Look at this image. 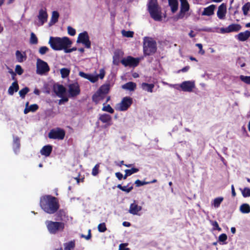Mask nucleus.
<instances>
[{
  "mask_svg": "<svg viewBox=\"0 0 250 250\" xmlns=\"http://www.w3.org/2000/svg\"><path fill=\"white\" fill-rule=\"evenodd\" d=\"M168 4L171 8V12L174 13L178 8V2L177 0H168Z\"/></svg>",
  "mask_w": 250,
  "mask_h": 250,
  "instance_id": "cd10ccee",
  "label": "nucleus"
},
{
  "mask_svg": "<svg viewBox=\"0 0 250 250\" xmlns=\"http://www.w3.org/2000/svg\"><path fill=\"white\" fill-rule=\"evenodd\" d=\"M49 51V48L46 46H42L40 48L39 52L40 54L44 55Z\"/></svg>",
  "mask_w": 250,
  "mask_h": 250,
  "instance_id": "3c124183",
  "label": "nucleus"
},
{
  "mask_svg": "<svg viewBox=\"0 0 250 250\" xmlns=\"http://www.w3.org/2000/svg\"><path fill=\"white\" fill-rule=\"evenodd\" d=\"M29 91V88L27 87H25L21 89L19 94H27Z\"/></svg>",
  "mask_w": 250,
  "mask_h": 250,
  "instance_id": "bf43d9fd",
  "label": "nucleus"
},
{
  "mask_svg": "<svg viewBox=\"0 0 250 250\" xmlns=\"http://www.w3.org/2000/svg\"><path fill=\"white\" fill-rule=\"evenodd\" d=\"M133 104V100L130 97L123 98L121 102L116 104V109L120 111H126Z\"/></svg>",
  "mask_w": 250,
  "mask_h": 250,
  "instance_id": "423d86ee",
  "label": "nucleus"
},
{
  "mask_svg": "<svg viewBox=\"0 0 250 250\" xmlns=\"http://www.w3.org/2000/svg\"><path fill=\"white\" fill-rule=\"evenodd\" d=\"M65 135V132L63 129L57 127L50 130L48 136L49 139L62 140L64 139Z\"/></svg>",
  "mask_w": 250,
  "mask_h": 250,
  "instance_id": "6e6552de",
  "label": "nucleus"
},
{
  "mask_svg": "<svg viewBox=\"0 0 250 250\" xmlns=\"http://www.w3.org/2000/svg\"><path fill=\"white\" fill-rule=\"evenodd\" d=\"M139 171L138 168L133 167L130 169H125V173H127L129 176L133 173H136Z\"/></svg>",
  "mask_w": 250,
  "mask_h": 250,
  "instance_id": "09e8293b",
  "label": "nucleus"
},
{
  "mask_svg": "<svg viewBox=\"0 0 250 250\" xmlns=\"http://www.w3.org/2000/svg\"><path fill=\"white\" fill-rule=\"evenodd\" d=\"M68 94H80V85L77 82H70L68 85Z\"/></svg>",
  "mask_w": 250,
  "mask_h": 250,
  "instance_id": "ddd939ff",
  "label": "nucleus"
},
{
  "mask_svg": "<svg viewBox=\"0 0 250 250\" xmlns=\"http://www.w3.org/2000/svg\"><path fill=\"white\" fill-rule=\"evenodd\" d=\"M105 98V95H93L92 100L96 104L100 103Z\"/></svg>",
  "mask_w": 250,
  "mask_h": 250,
  "instance_id": "c9c22d12",
  "label": "nucleus"
},
{
  "mask_svg": "<svg viewBox=\"0 0 250 250\" xmlns=\"http://www.w3.org/2000/svg\"><path fill=\"white\" fill-rule=\"evenodd\" d=\"M250 37V31L247 30L241 32L237 35V38L240 41H245Z\"/></svg>",
  "mask_w": 250,
  "mask_h": 250,
  "instance_id": "a878e982",
  "label": "nucleus"
},
{
  "mask_svg": "<svg viewBox=\"0 0 250 250\" xmlns=\"http://www.w3.org/2000/svg\"><path fill=\"white\" fill-rule=\"evenodd\" d=\"M79 75L84 78L92 83H95L98 80V76H95L94 75L91 74H86L83 72L80 71L79 72Z\"/></svg>",
  "mask_w": 250,
  "mask_h": 250,
  "instance_id": "2eb2a0df",
  "label": "nucleus"
},
{
  "mask_svg": "<svg viewBox=\"0 0 250 250\" xmlns=\"http://www.w3.org/2000/svg\"><path fill=\"white\" fill-rule=\"evenodd\" d=\"M147 9L150 17L154 21H162L161 8L159 6L157 0H150L147 4Z\"/></svg>",
  "mask_w": 250,
  "mask_h": 250,
  "instance_id": "7ed1b4c3",
  "label": "nucleus"
},
{
  "mask_svg": "<svg viewBox=\"0 0 250 250\" xmlns=\"http://www.w3.org/2000/svg\"><path fill=\"white\" fill-rule=\"evenodd\" d=\"M28 102H27L26 104V107L24 110V114H27L28 112L30 111L29 110V107L28 106Z\"/></svg>",
  "mask_w": 250,
  "mask_h": 250,
  "instance_id": "338daca9",
  "label": "nucleus"
},
{
  "mask_svg": "<svg viewBox=\"0 0 250 250\" xmlns=\"http://www.w3.org/2000/svg\"><path fill=\"white\" fill-rule=\"evenodd\" d=\"M68 34L72 36H74L76 34V30L74 28H72L70 26L67 27Z\"/></svg>",
  "mask_w": 250,
  "mask_h": 250,
  "instance_id": "603ef678",
  "label": "nucleus"
},
{
  "mask_svg": "<svg viewBox=\"0 0 250 250\" xmlns=\"http://www.w3.org/2000/svg\"><path fill=\"white\" fill-rule=\"evenodd\" d=\"M123 53L120 50L115 51L113 57V63L115 65H118L120 62V58Z\"/></svg>",
  "mask_w": 250,
  "mask_h": 250,
  "instance_id": "c85d7f7f",
  "label": "nucleus"
},
{
  "mask_svg": "<svg viewBox=\"0 0 250 250\" xmlns=\"http://www.w3.org/2000/svg\"><path fill=\"white\" fill-rule=\"evenodd\" d=\"M128 245L127 243H122L119 245V250H130L128 248H125Z\"/></svg>",
  "mask_w": 250,
  "mask_h": 250,
  "instance_id": "13d9d810",
  "label": "nucleus"
},
{
  "mask_svg": "<svg viewBox=\"0 0 250 250\" xmlns=\"http://www.w3.org/2000/svg\"><path fill=\"white\" fill-rule=\"evenodd\" d=\"M47 17L48 15L45 10H44L42 9L40 10L38 18L40 22H41V25H42L45 22L47 21Z\"/></svg>",
  "mask_w": 250,
  "mask_h": 250,
  "instance_id": "f3484780",
  "label": "nucleus"
},
{
  "mask_svg": "<svg viewBox=\"0 0 250 250\" xmlns=\"http://www.w3.org/2000/svg\"><path fill=\"white\" fill-rule=\"evenodd\" d=\"M59 17V14L56 11H54L52 12L51 19L50 21V23H52L54 24L58 21V18Z\"/></svg>",
  "mask_w": 250,
  "mask_h": 250,
  "instance_id": "4c0bfd02",
  "label": "nucleus"
},
{
  "mask_svg": "<svg viewBox=\"0 0 250 250\" xmlns=\"http://www.w3.org/2000/svg\"><path fill=\"white\" fill-rule=\"evenodd\" d=\"M50 71V68L47 63L40 59H37V73L43 75Z\"/></svg>",
  "mask_w": 250,
  "mask_h": 250,
  "instance_id": "1a4fd4ad",
  "label": "nucleus"
},
{
  "mask_svg": "<svg viewBox=\"0 0 250 250\" xmlns=\"http://www.w3.org/2000/svg\"><path fill=\"white\" fill-rule=\"evenodd\" d=\"M52 151V146L48 145L43 146L40 151V153L42 155L48 157L51 153Z\"/></svg>",
  "mask_w": 250,
  "mask_h": 250,
  "instance_id": "aec40b11",
  "label": "nucleus"
},
{
  "mask_svg": "<svg viewBox=\"0 0 250 250\" xmlns=\"http://www.w3.org/2000/svg\"><path fill=\"white\" fill-rule=\"evenodd\" d=\"M221 32L222 33H229L234 31V23L229 25L228 27L226 28H221Z\"/></svg>",
  "mask_w": 250,
  "mask_h": 250,
  "instance_id": "e433bc0d",
  "label": "nucleus"
},
{
  "mask_svg": "<svg viewBox=\"0 0 250 250\" xmlns=\"http://www.w3.org/2000/svg\"><path fill=\"white\" fill-rule=\"evenodd\" d=\"M157 50L156 42L152 39H146L144 41L143 52L145 56L154 54Z\"/></svg>",
  "mask_w": 250,
  "mask_h": 250,
  "instance_id": "39448f33",
  "label": "nucleus"
},
{
  "mask_svg": "<svg viewBox=\"0 0 250 250\" xmlns=\"http://www.w3.org/2000/svg\"><path fill=\"white\" fill-rule=\"evenodd\" d=\"M40 205L45 212L50 214L56 213L60 208L58 199L50 195L42 196L40 198Z\"/></svg>",
  "mask_w": 250,
  "mask_h": 250,
  "instance_id": "f257e3e1",
  "label": "nucleus"
},
{
  "mask_svg": "<svg viewBox=\"0 0 250 250\" xmlns=\"http://www.w3.org/2000/svg\"><path fill=\"white\" fill-rule=\"evenodd\" d=\"M135 184L136 186V187H140L142 186V181H140V180L138 179L135 181Z\"/></svg>",
  "mask_w": 250,
  "mask_h": 250,
  "instance_id": "774afa93",
  "label": "nucleus"
},
{
  "mask_svg": "<svg viewBox=\"0 0 250 250\" xmlns=\"http://www.w3.org/2000/svg\"><path fill=\"white\" fill-rule=\"evenodd\" d=\"M38 40L36 35L32 32L30 35V43L32 44H36L38 43Z\"/></svg>",
  "mask_w": 250,
  "mask_h": 250,
  "instance_id": "79ce46f5",
  "label": "nucleus"
},
{
  "mask_svg": "<svg viewBox=\"0 0 250 250\" xmlns=\"http://www.w3.org/2000/svg\"><path fill=\"white\" fill-rule=\"evenodd\" d=\"M242 194L245 197L250 196V188H245L242 191Z\"/></svg>",
  "mask_w": 250,
  "mask_h": 250,
  "instance_id": "5fc2aeb1",
  "label": "nucleus"
},
{
  "mask_svg": "<svg viewBox=\"0 0 250 250\" xmlns=\"http://www.w3.org/2000/svg\"><path fill=\"white\" fill-rule=\"evenodd\" d=\"M19 90V85L17 82H13L8 89L9 94H14Z\"/></svg>",
  "mask_w": 250,
  "mask_h": 250,
  "instance_id": "2f4dec72",
  "label": "nucleus"
},
{
  "mask_svg": "<svg viewBox=\"0 0 250 250\" xmlns=\"http://www.w3.org/2000/svg\"><path fill=\"white\" fill-rule=\"evenodd\" d=\"M54 94H66V88L62 85L56 83L53 86Z\"/></svg>",
  "mask_w": 250,
  "mask_h": 250,
  "instance_id": "a211bd4d",
  "label": "nucleus"
},
{
  "mask_svg": "<svg viewBox=\"0 0 250 250\" xmlns=\"http://www.w3.org/2000/svg\"><path fill=\"white\" fill-rule=\"evenodd\" d=\"M122 34L123 36L128 38H132L134 35V32L132 31H125L123 30L122 31Z\"/></svg>",
  "mask_w": 250,
  "mask_h": 250,
  "instance_id": "c03bdc74",
  "label": "nucleus"
},
{
  "mask_svg": "<svg viewBox=\"0 0 250 250\" xmlns=\"http://www.w3.org/2000/svg\"><path fill=\"white\" fill-rule=\"evenodd\" d=\"M45 224L48 231L52 234L63 231L65 228V224L63 222L47 220Z\"/></svg>",
  "mask_w": 250,
  "mask_h": 250,
  "instance_id": "20e7f679",
  "label": "nucleus"
},
{
  "mask_svg": "<svg viewBox=\"0 0 250 250\" xmlns=\"http://www.w3.org/2000/svg\"><path fill=\"white\" fill-rule=\"evenodd\" d=\"M16 72L19 75H21L23 72V70L20 65H17L15 68Z\"/></svg>",
  "mask_w": 250,
  "mask_h": 250,
  "instance_id": "864d4df0",
  "label": "nucleus"
},
{
  "mask_svg": "<svg viewBox=\"0 0 250 250\" xmlns=\"http://www.w3.org/2000/svg\"><path fill=\"white\" fill-rule=\"evenodd\" d=\"M82 237H84L85 238L86 240H89L91 238V230L90 229H89L88 230V234L87 236H85V235H82Z\"/></svg>",
  "mask_w": 250,
  "mask_h": 250,
  "instance_id": "e2e57ef3",
  "label": "nucleus"
},
{
  "mask_svg": "<svg viewBox=\"0 0 250 250\" xmlns=\"http://www.w3.org/2000/svg\"><path fill=\"white\" fill-rule=\"evenodd\" d=\"M223 200H224V198L222 197H219L216 198L213 200L212 205L215 208H217L220 206L221 203L222 202Z\"/></svg>",
  "mask_w": 250,
  "mask_h": 250,
  "instance_id": "58836bf2",
  "label": "nucleus"
},
{
  "mask_svg": "<svg viewBox=\"0 0 250 250\" xmlns=\"http://www.w3.org/2000/svg\"><path fill=\"white\" fill-rule=\"evenodd\" d=\"M60 73L61 74V77L62 78H65L69 75L70 70L68 68H62L60 70Z\"/></svg>",
  "mask_w": 250,
  "mask_h": 250,
  "instance_id": "ea45409f",
  "label": "nucleus"
},
{
  "mask_svg": "<svg viewBox=\"0 0 250 250\" xmlns=\"http://www.w3.org/2000/svg\"><path fill=\"white\" fill-rule=\"evenodd\" d=\"M226 13V5L225 3H222L219 7L217 13V17L220 19H223Z\"/></svg>",
  "mask_w": 250,
  "mask_h": 250,
  "instance_id": "6ab92c4d",
  "label": "nucleus"
},
{
  "mask_svg": "<svg viewBox=\"0 0 250 250\" xmlns=\"http://www.w3.org/2000/svg\"><path fill=\"white\" fill-rule=\"evenodd\" d=\"M142 207L138 206L136 201L134 200L133 203L131 204L129 207V212L133 215H137L139 211L142 210Z\"/></svg>",
  "mask_w": 250,
  "mask_h": 250,
  "instance_id": "dca6fc26",
  "label": "nucleus"
},
{
  "mask_svg": "<svg viewBox=\"0 0 250 250\" xmlns=\"http://www.w3.org/2000/svg\"><path fill=\"white\" fill-rule=\"evenodd\" d=\"M110 88L109 83H105L102 85L99 90L97 92V94H108Z\"/></svg>",
  "mask_w": 250,
  "mask_h": 250,
  "instance_id": "b1692460",
  "label": "nucleus"
},
{
  "mask_svg": "<svg viewBox=\"0 0 250 250\" xmlns=\"http://www.w3.org/2000/svg\"><path fill=\"white\" fill-rule=\"evenodd\" d=\"M77 42L83 43L87 48L91 47V42L89 40L88 33L86 31H83L79 34Z\"/></svg>",
  "mask_w": 250,
  "mask_h": 250,
  "instance_id": "9d476101",
  "label": "nucleus"
},
{
  "mask_svg": "<svg viewBox=\"0 0 250 250\" xmlns=\"http://www.w3.org/2000/svg\"><path fill=\"white\" fill-rule=\"evenodd\" d=\"M115 175H116V177L119 180H121L123 178V174L121 172H116L115 173Z\"/></svg>",
  "mask_w": 250,
  "mask_h": 250,
  "instance_id": "69168bd1",
  "label": "nucleus"
},
{
  "mask_svg": "<svg viewBox=\"0 0 250 250\" xmlns=\"http://www.w3.org/2000/svg\"><path fill=\"white\" fill-rule=\"evenodd\" d=\"M180 10L177 15V19H182L184 18L186 12H188L190 8L189 4L187 0L180 2Z\"/></svg>",
  "mask_w": 250,
  "mask_h": 250,
  "instance_id": "9b49d317",
  "label": "nucleus"
},
{
  "mask_svg": "<svg viewBox=\"0 0 250 250\" xmlns=\"http://www.w3.org/2000/svg\"><path fill=\"white\" fill-rule=\"evenodd\" d=\"M100 163L97 164L93 168L91 174L94 176H96L99 173Z\"/></svg>",
  "mask_w": 250,
  "mask_h": 250,
  "instance_id": "37998d69",
  "label": "nucleus"
},
{
  "mask_svg": "<svg viewBox=\"0 0 250 250\" xmlns=\"http://www.w3.org/2000/svg\"><path fill=\"white\" fill-rule=\"evenodd\" d=\"M16 57L17 61L19 62H22L26 59L25 54H22L19 50L16 51Z\"/></svg>",
  "mask_w": 250,
  "mask_h": 250,
  "instance_id": "7c9ffc66",
  "label": "nucleus"
},
{
  "mask_svg": "<svg viewBox=\"0 0 250 250\" xmlns=\"http://www.w3.org/2000/svg\"><path fill=\"white\" fill-rule=\"evenodd\" d=\"M180 87L184 92H192L195 88V83L194 81H184L180 84Z\"/></svg>",
  "mask_w": 250,
  "mask_h": 250,
  "instance_id": "f8f14e48",
  "label": "nucleus"
},
{
  "mask_svg": "<svg viewBox=\"0 0 250 250\" xmlns=\"http://www.w3.org/2000/svg\"><path fill=\"white\" fill-rule=\"evenodd\" d=\"M227 239V235L225 233H222L219 235L218 240L221 242H224Z\"/></svg>",
  "mask_w": 250,
  "mask_h": 250,
  "instance_id": "6e6d98bb",
  "label": "nucleus"
},
{
  "mask_svg": "<svg viewBox=\"0 0 250 250\" xmlns=\"http://www.w3.org/2000/svg\"><path fill=\"white\" fill-rule=\"evenodd\" d=\"M57 212V220L60 221V222H62L64 220V218L67 217L66 216V212L65 210L63 209H61L60 210H58Z\"/></svg>",
  "mask_w": 250,
  "mask_h": 250,
  "instance_id": "5701e85b",
  "label": "nucleus"
},
{
  "mask_svg": "<svg viewBox=\"0 0 250 250\" xmlns=\"http://www.w3.org/2000/svg\"><path fill=\"white\" fill-rule=\"evenodd\" d=\"M210 223L213 227V230H217L218 231H221L222 230L216 221H210Z\"/></svg>",
  "mask_w": 250,
  "mask_h": 250,
  "instance_id": "de8ad7c7",
  "label": "nucleus"
},
{
  "mask_svg": "<svg viewBox=\"0 0 250 250\" xmlns=\"http://www.w3.org/2000/svg\"><path fill=\"white\" fill-rule=\"evenodd\" d=\"M105 75V71L104 69H102L100 71V74L99 75H96V76H98V78H100L101 79H103Z\"/></svg>",
  "mask_w": 250,
  "mask_h": 250,
  "instance_id": "052dcab7",
  "label": "nucleus"
},
{
  "mask_svg": "<svg viewBox=\"0 0 250 250\" xmlns=\"http://www.w3.org/2000/svg\"><path fill=\"white\" fill-rule=\"evenodd\" d=\"M215 8V5L212 4L209 6L205 8L202 15L203 16H210L214 14V11Z\"/></svg>",
  "mask_w": 250,
  "mask_h": 250,
  "instance_id": "4be33fe9",
  "label": "nucleus"
},
{
  "mask_svg": "<svg viewBox=\"0 0 250 250\" xmlns=\"http://www.w3.org/2000/svg\"><path fill=\"white\" fill-rule=\"evenodd\" d=\"M64 250H74L76 247L75 240H71L63 244Z\"/></svg>",
  "mask_w": 250,
  "mask_h": 250,
  "instance_id": "393cba45",
  "label": "nucleus"
},
{
  "mask_svg": "<svg viewBox=\"0 0 250 250\" xmlns=\"http://www.w3.org/2000/svg\"><path fill=\"white\" fill-rule=\"evenodd\" d=\"M98 229L100 232H105L107 229L105 224L104 223H102L99 224L98 226Z\"/></svg>",
  "mask_w": 250,
  "mask_h": 250,
  "instance_id": "49530a36",
  "label": "nucleus"
},
{
  "mask_svg": "<svg viewBox=\"0 0 250 250\" xmlns=\"http://www.w3.org/2000/svg\"><path fill=\"white\" fill-rule=\"evenodd\" d=\"M30 111L35 112L39 108V106L37 104H31L29 106Z\"/></svg>",
  "mask_w": 250,
  "mask_h": 250,
  "instance_id": "4d7b16f0",
  "label": "nucleus"
},
{
  "mask_svg": "<svg viewBox=\"0 0 250 250\" xmlns=\"http://www.w3.org/2000/svg\"><path fill=\"white\" fill-rule=\"evenodd\" d=\"M189 68H190L189 66H186L183 67L182 69L178 70V73H180V72H187L188 71Z\"/></svg>",
  "mask_w": 250,
  "mask_h": 250,
  "instance_id": "680f3d73",
  "label": "nucleus"
},
{
  "mask_svg": "<svg viewBox=\"0 0 250 250\" xmlns=\"http://www.w3.org/2000/svg\"><path fill=\"white\" fill-rule=\"evenodd\" d=\"M123 88L129 91L134 90L136 87V84L135 83L130 82L126 83L122 86Z\"/></svg>",
  "mask_w": 250,
  "mask_h": 250,
  "instance_id": "c756f323",
  "label": "nucleus"
},
{
  "mask_svg": "<svg viewBox=\"0 0 250 250\" xmlns=\"http://www.w3.org/2000/svg\"><path fill=\"white\" fill-rule=\"evenodd\" d=\"M250 8V2H248L245 4L242 7V10L245 15H247Z\"/></svg>",
  "mask_w": 250,
  "mask_h": 250,
  "instance_id": "a18cd8bd",
  "label": "nucleus"
},
{
  "mask_svg": "<svg viewBox=\"0 0 250 250\" xmlns=\"http://www.w3.org/2000/svg\"><path fill=\"white\" fill-rule=\"evenodd\" d=\"M77 50V48L76 47H73L71 49H68V48H66L65 51H64V52L65 53H70V52H72L74 51H76Z\"/></svg>",
  "mask_w": 250,
  "mask_h": 250,
  "instance_id": "0e129e2a",
  "label": "nucleus"
},
{
  "mask_svg": "<svg viewBox=\"0 0 250 250\" xmlns=\"http://www.w3.org/2000/svg\"><path fill=\"white\" fill-rule=\"evenodd\" d=\"M154 85L152 83H143L142 84V88L148 92H152L153 88H154Z\"/></svg>",
  "mask_w": 250,
  "mask_h": 250,
  "instance_id": "72a5a7b5",
  "label": "nucleus"
},
{
  "mask_svg": "<svg viewBox=\"0 0 250 250\" xmlns=\"http://www.w3.org/2000/svg\"><path fill=\"white\" fill-rule=\"evenodd\" d=\"M130 184V183H128L126 186H122L121 185L119 184L117 185V187L123 191L129 193L133 188L132 186L129 187Z\"/></svg>",
  "mask_w": 250,
  "mask_h": 250,
  "instance_id": "f704fd0d",
  "label": "nucleus"
},
{
  "mask_svg": "<svg viewBox=\"0 0 250 250\" xmlns=\"http://www.w3.org/2000/svg\"><path fill=\"white\" fill-rule=\"evenodd\" d=\"M240 78L242 81L247 84H250V76L241 75Z\"/></svg>",
  "mask_w": 250,
  "mask_h": 250,
  "instance_id": "8fccbe9b",
  "label": "nucleus"
},
{
  "mask_svg": "<svg viewBox=\"0 0 250 250\" xmlns=\"http://www.w3.org/2000/svg\"><path fill=\"white\" fill-rule=\"evenodd\" d=\"M240 211L244 214H247L250 212V206L249 204L245 203L240 207Z\"/></svg>",
  "mask_w": 250,
  "mask_h": 250,
  "instance_id": "473e14b6",
  "label": "nucleus"
},
{
  "mask_svg": "<svg viewBox=\"0 0 250 250\" xmlns=\"http://www.w3.org/2000/svg\"><path fill=\"white\" fill-rule=\"evenodd\" d=\"M105 103L103 104L104 106L102 108V110L104 111L107 112L109 113L113 114L114 112V109L111 107L109 104L105 105Z\"/></svg>",
  "mask_w": 250,
  "mask_h": 250,
  "instance_id": "a19ab883",
  "label": "nucleus"
},
{
  "mask_svg": "<svg viewBox=\"0 0 250 250\" xmlns=\"http://www.w3.org/2000/svg\"><path fill=\"white\" fill-rule=\"evenodd\" d=\"M51 47L54 50L65 51L66 48L69 47L72 41L67 37L62 38L50 37L48 42Z\"/></svg>",
  "mask_w": 250,
  "mask_h": 250,
  "instance_id": "f03ea898",
  "label": "nucleus"
},
{
  "mask_svg": "<svg viewBox=\"0 0 250 250\" xmlns=\"http://www.w3.org/2000/svg\"><path fill=\"white\" fill-rule=\"evenodd\" d=\"M61 99L59 101L58 104H62L68 101V97H74L77 95H56Z\"/></svg>",
  "mask_w": 250,
  "mask_h": 250,
  "instance_id": "bb28decb",
  "label": "nucleus"
},
{
  "mask_svg": "<svg viewBox=\"0 0 250 250\" xmlns=\"http://www.w3.org/2000/svg\"><path fill=\"white\" fill-rule=\"evenodd\" d=\"M21 146L20 139L18 136H13V148L15 153L19 152Z\"/></svg>",
  "mask_w": 250,
  "mask_h": 250,
  "instance_id": "412c9836",
  "label": "nucleus"
},
{
  "mask_svg": "<svg viewBox=\"0 0 250 250\" xmlns=\"http://www.w3.org/2000/svg\"><path fill=\"white\" fill-rule=\"evenodd\" d=\"M140 59L139 58H134L131 56H127L123 58L121 61V63L125 67H136L139 65Z\"/></svg>",
  "mask_w": 250,
  "mask_h": 250,
  "instance_id": "0eeeda50",
  "label": "nucleus"
},
{
  "mask_svg": "<svg viewBox=\"0 0 250 250\" xmlns=\"http://www.w3.org/2000/svg\"><path fill=\"white\" fill-rule=\"evenodd\" d=\"M98 120L103 123L106 124L105 125V127H106L107 126H110L112 125V117L109 114L106 113L100 114Z\"/></svg>",
  "mask_w": 250,
  "mask_h": 250,
  "instance_id": "4468645a",
  "label": "nucleus"
}]
</instances>
